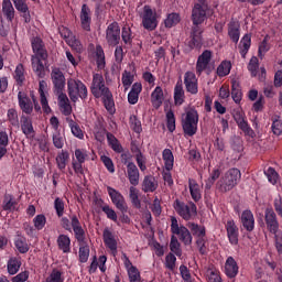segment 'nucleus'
Wrapping results in <instances>:
<instances>
[{
  "instance_id": "nucleus-8",
  "label": "nucleus",
  "mask_w": 282,
  "mask_h": 282,
  "mask_svg": "<svg viewBox=\"0 0 282 282\" xmlns=\"http://www.w3.org/2000/svg\"><path fill=\"white\" fill-rule=\"evenodd\" d=\"M210 7L206 0H197L192 10V22L195 28H199L207 19Z\"/></svg>"
},
{
  "instance_id": "nucleus-60",
  "label": "nucleus",
  "mask_w": 282,
  "mask_h": 282,
  "mask_svg": "<svg viewBox=\"0 0 282 282\" xmlns=\"http://www.w3.org/2000/svg\"><path fill=\"white\" fill-rule=\"evenodd\" d=\"M264 176H267V180L271 185L278 184V180L280 178V174L275 171L273 167H269L264 170Z\"/></svg>"
},
{
  "instance_id": "nucleus-64",
  "label": "nucleus",
  "mask_w": 282,
  "mask_h": 282,
  "mask_svg": "<svg viewBox=\"0 0 282 282\" xmlns=\"http://www.w3.org/2000/svg\"><path fill=\"white\" fill-rule=\"evenodd\" d=\"M273 213L282 218V196L279 195L275 197V199H273Z\"/></svg>"
},
{
  "instance_id": "nucleus-9",
  "label": "nucleus",
  "mask_w": 282,
  "mask_h": 282,
  "mask_svg": "<svg viewBox=\"0 0 282 282\" xmlns=\"http://www.w3.org/2000/svg\"><path fill=\"white\" fill-rule=\"evenodd\" d=\"M231 116L234 121H236L238 129L242 131L245 137H249L251 139L256 138V132L251 129L247 120H245V112L242 111V108H234Z\"/></svg>"
},
{
  "instance_id": "nucleus-20",
  "label": "nucleus",
  "mask_w": 282,
  "mask_h": 282,
  "mask_svg": "<svg viewBox=\"0 0 282 282\" xmlns=\"http://www.w3.org/2000/svg\"><path fill=\"white\" fill-rule=\"evenodd\" d=\"M18 99L20 107H39V99L34 96L33 91L30 95L19 91Z\"/></svg>"
},
{
  "instance_id": "nucleus-57",
  "label": "nucleus",
  "mask_w": 282,
  "mask_h": 282,
  "mask_svg": "<svg viewBox=\"0 0 282 282\" xmlns=\"http://www.w3.org/2000/svg\"><path fill=\"white\" fill-rule=\"evenodd\" d=\"M182 21V18L180 17V13H170L167 14L166 19L164 20L165 28H174V25H177Z\"/></svg>"
},
{
  "instance_id": "nucleus-46",
  "label": "nucleus",
  "mask_w": 282,
  "mask_h": 282,
  "mask_svg": "<svg viewBox=\"0 0 282 282\" xmlns=\"http://www.w3.org/2000/svg\"><path fill=\"white\" fill-rule=\"evenodd\" d=\"M230 69H232V63H230V61H223L218 65L216 74L219 78H224L230 74Z\"/></svg>"
},
{
  "instance_id": "nucleus-32",
  "label": "nucleus",
  "mask_w": 282,
  "mask_h": 282,
  "mask_svg": "<svg viewBox=\"0 0 282 282\" xmlns=\"http://www.w3.org/2000/svg\"><path fill=\"white\" fill-rule=\"evenodd\" d=\"M21 133L25 138H32L34 135V128L32 127V120L25 116H21Z\"/></svg>"
},
{
  "instance_id": "nucleus-31",
  "label": "nucleus",
  "mask_w": 282,
  "mask_h": 282,
  "mask_svg": "<svg viewBox=\"0 0 282 282\" xmlns=\"http://www.w3.org/2000/svg\"><path fill=\"white\" fill-rule=\"evenodd\" d=\"M140 94H142V83L137 82L132 85L128 94V102L130 105H137L138 100H140Z\"/></svg>"
},
{
  "instance_id": "nucleus-1",
  "label": "nucleus",
  "mask_w": 282,
  "mask_h": 282,
  "mask_svg": "<svg viewBox=\"0 0 282 282\" xmlns=\"http://www.w3.org/2000/svg\"><path fill=\"white\" fill-rule=\"evenodd\" d=\"M240 177V170L231 167L220 176L218 182H216V189H218V193H229V191L234 189L238 185Z\"/></svg>"
},
{
  "instance_id": "nucleus-52",
  "label": "nucleus",
  "mask_w": 282,
  "mask_h": 282,
  "mask_svg": "<svg viewBox=\"0 0 282 282\" xmlns=\"http://www.w3.org/2000/svg\"><path fill=\"white\" fill-rule=\"evenodd\" d=\"M121 39L124 45H132L133 43V31H131V26L124 25L121 29Z\"/></svg>"
},
{
  "instance_id": "nucleus-23",
  "label": "nucleus",
  "mask_w": 282,
  "mask_h": 282,
  "mask_svg": "<svg viewBox=\"0 0 282 282\" xmlns=\"http://www.w3.org/2000/svg\"><path fill=\"white\" fill-rule=\"evenodd\" d=\"M240 224L242 225V228L247 230V232L253 231L256 220L251 210L246 209L242 212V214H240Z\"/></svg>"
},
{
  "instance_id": "nucleus-44",
  "label": "nucleus",
  "mask_w": 282,
  "mask_h": 282,
  "mask_svg": "<svg viewBox=\"0 0 282 282\" xmlns=\"http://www.w3.org/2000/svg\"><path fill=\"white\" fill-rule=\"evenodd\" d=\"M228 36L232 43H239L241 32L239 31V25L235 22H230L228 25Z\"/></svg>"
},
{
  "instance_id": "nucleus-38",
  "label": "nucleus",
  "mask_w": 282,
  "mask_h": 282,
  "mask_svg": "<svg viewBox=\"0 0 282 282\" xmlns=\"http://www.w3.org/2000/svg\"><path fill=\"white\" fill-rule=\"evenodd\" d=\"M151 102L154 107H162V104L164 102V90L160 86H156L152 91Z\"/></svg>"
},
{
  "instance_id": "nucleus-54",
  "label": "nucleus",
  "mask_w": 282,
  "mask_h": 282,
  "mask_svg": "<svg viewBox=\"0 0 282 282\" xmlns=\"http://www.w3.org/2000/svg\"><path fill=\"white\" fill-rule=\"evenodd\" d=\"M248 72H250L252 78L259 74V57L252 56L247 65Z\"/></svg>"
},
{
  "instance_id": "nucleus-59",
  "label": "nucleus",
  "mask_w": 282,
  "mask_h": 282,
  "mask_svg": "<svg viewBox=\"0 0 282 282\" xmlns=\"http://www.w3.org/2000/svg\"><path fill=\"white\" fill-rule=\"evenodd\" d=\"M52 143L54 148L61 150L65 147V137L59 131H56L52 134Z\"/></svg>"
},
{
  "instance_id": "nucleus-58",
  "label": "nucleus",
  "mask_w": 282,
  "mask_h": 282,
  "mask_svg": "<svg viewBox=\"0 0 282 282\" xmlns=\"http://www.w3.org/2000/svg\"><path fill=\"white\" fill-rule=\"evenodd\" d=\"M181 241L177 240V238H175V236H171V241L169 242V249L171 250V252H173V254L177 256V257H182V249H181Z\"/></svg>"
},
{
  "instance_id": "nucleus-12",
  "label": "nucleus",
  "mask_w": 282,
  "mask_h": 282,
  "mask_svg": "<svg viewBox=\"0 0 282 282\" xmlns=\"http://www.w3.org/2000/svg\"><path fill=\"white\" fill-rule=\"evenodd\" d=\"M107 191L108 196L117 210L121 212V214L128 213V204H126V198H123V195L112 187H108Z\"/></svg>"
},
{
  "instance_id": "nucleus-42",
  "label": "nucleus",
  "mask_w": 282,
  "mask_h": 282,
  "mask_svg": "<svg viewBox=\"0 0 282 282\" xmlns=\"http://www.w3.org/2000/svg\"><path fill=\"white\" fill-rule=\"evenodd\" d=\"M77 245H79V251H77V260H79V263H86L88 261V254L90 250L88 249V245H86V241H77Z\"/></svg>"
},
{
  "instance_id": "nucleus-19",
  "label": "nucleus",
  "mask_w": 282,
  "mask_h": 282,
  "mask_svg": "<svg viewBox=\"0 0 282 282\" xmlns=\"http://www.w3.org/2000/svg\"><path fill=\"white\" fill-rule=\"evenodd\" d=\"M184 85L188 94L195 95L199 91V88L197 86V76L193 72L185 73Z\"/></svg>"
},
{
  "instance_id": "nucleus-17",
  "label": "nucleus",
  "mask_w": 282,
  "mask_h": 282,
  "mask_svg": "<svg viewBox=\"0 0 282 282\" xmlns=\"http://www.w3.org/2000/svg\"><path fill=\"white\" fill-rule=\"evenodd\" d=\"M82 30L85 32H91V9L87 4L82 6L79 13Z\"/></svg>"
},
{
  "instance_id": "nucleus-51",
  "label": "nucleus",
  "mask_w": 282,
  "mask_h": 282,
  "mask_svg": "<svg viewBox=\"0 0 282 282\" xmlns=\"http://www.w3.org/2000/svg\"><path fill=\"white\" fill-rule=\"evenodd\" d=\"M162 160L164 161V170L167 172L173 170V153L170 149H164L162 151Z\"/></svg>"
},
{
  "instance_id": "nucleus-63",
  "label": "nucleus",
  "mask_w": 282,
  "mask_h": 282,
  "mask_svg": "<svg viewBox=\"0 0 282 282\" xmlns=\"http://www.w3.org/2000/svg\"><path fill=\"white\" fill-rule=\"evenodd\" d=\"M45 282H65V279L61 271L54 269L52 270V273H50V276L45 279Z\"/></svg>"
},
{
  "instance_id": "nucleus-35",
  "label": "nucleus",
  "mask_w": 282,
  "mask_h": 282,
  "mask_svg": "<svg viewBox=\"0 0 282 282\" xmlns=\"http://www.w3.org/2000/svg\"><path fill=\"white\" fill-rule=\"evenodd\" d=\"M13 80H15L18 87H23V83H25V67L22 63L15 66L13 72Z\"/></svg>"
},
{
  "instance_id": "nucleus-39",
  "label": "nucleus",
  "mask_w": 282,
  "mask_h": 282,
  "mask_svg": "<svg viewBox=\"0 0 282 282\" xmlns=\"http://www.w3.org/2000/svg\"><path fill=\"white\" fill-rule=\"evenodd\" d=\"M47 59H41V58H34L32 57V66H33V72H35L36 76L39 78H44L45 77V64Z\"/></svg>"
},
{
  "instance_id": "nucleus-50",
  "label": "nucleus",
  "mask_w": 282,
  "mask_h": 282,
  "mask_svg": "<svg viewBox=\"0 0 282 282\" xmlns=\"http://www.w3.org/2000/svg\"><path fill=\"white\" fill-rule=\"evenodd\" d=\"M68 161H69V152L67 151H61V153L56 155V165L61 171H65V167H67Z\"/></svg>"
},
{
  "instance_id": "nucleus-28",
  "label": "nucleus",
  "mask_w": 282,
  "mask_h": 282,
  "mask_svg": "<svg viewBox=\"0 0 282 282\" xmlns=\"http://www.w3.org/2000/svg\"><path fill=\"white\" fill-rule=\"evenodd\" d=\"M225 275L229 279H235L238 275V264L232 257H227L225 260Z\"/></svg>"
},
{
  "instance_id": "nucleus-40",
  "label": "nucleus",
  "mask_w": 282,
  "mask_h": 282,
  "mask_svg": "<svg viewBox=\"0 0 282 282\" xmlns=\"http://www.w3.org/2000/svg\"><path fill=\"white\" fill-rule=\"evenodd\" d=\"M96 98H100L104 107H116V101H113V94L109 88H106L99 96H95Z\"/></svg>"
},
{
  "instance_id": "nucleus-26",
  "label": "nucleus",
  "mask_w": 282,
  "mask_h": 282,
  "mask_svg": "<svg viewBox=\"0 0 282 282\" xmlns=\"http://www.w3.org/2000/svg\"><path fill=\"white\" fill-rule=\"evenodd\" d=\"M250 47H252V35L247 33L241 37L238 44V50L241 58H246V56H248V52H250Z\"/></svg>"
},
{
  "instance_id": "nucleus-10",
  "label": "nucleus",
  "mask_w": 282,
  "mask_h": 282,
  "mask_svg": "<svg viewBox=\"0 0 282 282\" xmlns=\"http://www.w3.org/2000/svg\"><path fill=\"white\" fill-rule=\"evenodd\" d=\"M106 41L110 47L120 45V24L110 23L106 29Z\"/></svg>"
},
{
  "instance_id": "nucleus-61",
  "label": "nucleus",
  "mask_w": 282,
  "mask_h": 282,
  "mask_svg": "<svg viewBox=\"0 0 282 282\" xmlns=\"http://www.w3.org/2000/svg\"><path fill=\"white\" fill-rule=\"evenodd\" d=\"M130 202L132 203V206H134V208H141V199H139V189H137L134 186L130 187Z\"/></svg>"
},
{
  "instance_id": "nucleus-47",
  "label": "nucleus",
  "mask_w": 282,
  "mask_h": 282,
  "mask_svg": "<svg viewBox=\"0 0 282 282\" xmlns=\"http://www.w3.org/2000/svg\"><path fill=\"white\" fill-rule=\"evenodd\" d=\"M231 98L236 105L241 104V98H243V93H241V86L237 82L231 83Z\"/></svg>"
},
{
  "instance_id": "nucleus-43",
  "label": "nucleus",
  "mask_w": 282,
  "mask_h": 282,
  "mask_svg": "<svg viewBox=\"0 0 282 282\" xmlns=\"http://www.w3.org/2000/svg\"><path fill=\"white\" fill-rule=\"evenodd\" d=\"M184 86L182 85V80H178L174 87V102L175 105H184Z\"/></svg>"
},
{
  "instance_id": "nucleus-5",
  "label": "nucleus",
  "mask_w": 282,
  "mask_h": 282,
  "mask_svg": "<svg viewBox=\"0 0 282 282\" xmlns=\"http://www.w3.org/2000/svg\"><path fill=\"white\" fill-rule=\"evenodd\" d=\"M171 234H173L175 239L182 242V245L186 247L193 245V237L195 238V236H193L185 226L178 225L175 217H171Z\"/></svg>"
},
{
  "instance_id": "nucleus-29",
  "label": "nucleus",
  "mask_w": 282,
  "mask_h": 282,
  "mask_svg": "<svg viewBox=\"0 0 282 282\" xmlns=\"http://www.w3.org/2000/svg\"><path fill=\"white\" fill-rule=\"evenodd\" d=\"M56 245L58 246V250L63 251V253H72V239L69 238V236L58 235V238L56 239Z\"/></svg>"
},
{
  "instance_id": "nucleus-62",
  "label": "nucleus",
  "mask_w": 282,
  "mask_h": 282,
  "mask_svg": "<svg viewBox=\"0 0 282 282\" xmlns=\"http://www.w3.org/2000/svg\"><path fill=\"white\" fill-rule=\"evenodd\" d=\"M69 128L72 129V134H74V137L79 140L85 139V132H83L80 126H78V123H76L74 120H69Z\"/></svg>"
},
{
  "instance_id": "nucleus-55",
  "label": "nucleus",
  "mask_w": 282,
  "mask_h": 282,
  "mask_svg": "<svg viewBox=\"0 0 282 282\" xmlns=\"http://www.w3.org/2000/svg\"><path fill=\"white\" fill-rule=\"evenodd\" d=\"M134 78H135V75H133V73H131L129 70H124L122 73L121 83L124 87V91H127L129 89V87H131V85H133Z\"/></svg>"
},
{
  "instance_id": "nucleus-45",
  "label": "nucleus",
  "mask_w": 282,
  "mask_h": 282,
  "mask_svg": "<svg viewBox=\"0 0 282 282\" xmlns=\"http://www.w3.org/2000/svg\"><path fill=\"white\" fill-rule=\"evenodd\" d=\"M106 140L108 141V145L110 147V149H112V151L117 153L123 152V148L121 147L115 134L106 132Z\"/></svg>"
},
{
  "instance_id": "nucleus-34",
  "label": "nucleus",
  "mask_w": 282,
  "mask_h": 282,
  "mask_svg": "<svg viewBox=\"0 0 282 282\" xmlns=\"http://www.w3.org/2000/svg\"><path fill=\"white\" fill-rule=\"evenodd\" d=\"M188 189L193 202L199 203V200H202V192L199 189V184H197L195 180L188 178Z\"/></svg>"
},
{
  "instance_id": "nucleus-49",
  "label": "nucleus",
  "mask_w": 282,
  "mask_h": 282,
  "mask_svg": "<svg viewBox=\"0 0 282 282\" xmlns=\"http://www.w3.org/2000/svg\"><path fill=\"white\" fill-rule=\"evenodd\" d=\"M9 147V134L6 131L0 132V160L8 153L7 148Z\"/></svg>"
},
{
  "instance_id": "nucleus-24",
  "label": "nucleus",
  "mask_w": 282,
  "mask_h": 282,
  "mask_svg": "<svg viewBox=\"0 0 282 282\" xmlns=\"http://www.w3.org/2000/svg\"><path fill=\"white\" fill-rule=\"evenodd\" d=\"M225 230L227 231V239L229 241V245L237 246L238 245V227H236V224L234 220H227V224H225Z\"/></svg>"
},
{
  "instance_id": "nucleus-53",
  "label": "nucleus",
  "mask_w": 282,
  "mask_h": 282,
  "mask_svg": "<svg viewBox=\"0 0 282 282\" xmlns=\"http://www.w3.org/2000/svg\"><path fill=\"white\" fill-rule=\"evenodd\" d=\"M19 268H21V261L19 258H11L9 259V262L7 263V270L9 271V275H14L17 272H19Z\"/></svg>"
},
{
  "instance_id": "nucleus-2",
  "label": "nucleus",
  "mask_w": 282,
  "mask_h": 282,
  "mask_svg": "<svg viewBox=\"0 0 282 282\" xmlns=\"http://www.w3.org/2000/svg\"><path fill=\"white\" fill-rule=\"evenodd\" d=\"M61 227L64 230H67V232H74V238L76 239V241H79V243H83V241L86 240L85 229L83 228L80 219H78V216H76V214L69 216V218L62 217Z\"/></svg>"
},
{
  "instance_id": "nucleus-56",
  "label": "nucleus",
  "mask_w": 282,
  "mask_h": 282,
  "mask_svg": "<svg viewBox=\"0 0 282 282\" xmlns=\"http://www.w3.org/2000/svg\"><path fill=\"white\" fill-rule=\"evenodd\" d=\"M270 41V35H265L262 42L259 44L258 48V56L259 58H263L268 52H270V44L268 43Z\"/></svg>"
},
{
  "instance_id": "nucleus-6",
  "label": "nucleus",
  "mask_w": 282,
  "mask_h": 282,
  "mask_svg": "<svg viewBox=\"0 0 282 282\" xmlns=\"http://www.w3.org/2000/svg\"><path fill=\"white\" fill-rule=\"evenodd\" d=\"M139 17L142 20L141 25L148 32H153L158 28V11L151 8V6L145 4L141 12H139Z\"/></svg>"
},
{
  "instance_id": "nucleus-4",
  "label": "nucleus",
  "mask_w": 282,
  "mask_h": 282,
  "mask_svg": "<svg viewBox=\"0 0 282 282\" xmlns=\"http://www.w3.org/2000/svg\"><path fill=\"white\" fill-rule=\"evenodd\" d=\"M173 209L184 221H191L197 217V205L193 202L184 203L180 199L173 202Z\"/></svg>"
},
{
  "instance_id": "nucleus-48",
  "label": "nucleus",
  "mask_w": 282,
  "mask_h": 282,
  "mask_svg": "<svg viewBox=\"0 0 282 282\" xmlns=\"http://www.w3.org/2000/svg\"><path fill=\"white\" fill-rule=\"evenodd\" d=\"M15 249L21 254L28 253V251L30 250V247H28L25 237H23L21 235L15 236Z\"/></svg>"
},
{
  "instance_id": "nucleus-22",
  "label": "nucleus",
  "mask_w": 282,
  "mask_h": 282,
  "mask_svg": "<svg viewBox=\"0 0 282 282\" xmlns=\"http://www.w3.org/2000/svg\"><path fill=\"white\" fill-rule=\"evenodd\" d=\"M193 237L197 238V241H207L206 239V227L195 223H188L185 227Z\"/></svg>"
},
{
  "instance_id": "nucleus-7",
  "label": "nucleus",
  "mask_w": 282,
  "mask_h": 282,
  "mask_svg": "<svg viewBox=\"0 0 282 282\" xmlns=\"http://www.w3.org/2000/svg\"><path fill=\"white\" fill-rule=\"evenodd\" d=\"M67 89L72 102H78V98L87 100V86L80 79H69Z\"/></svg>"
},
{
  "instance_id": "nucleus-27",
  "label": "nucleus",
  "mask_w": 282,
  "mask_h": 282,
  "mask_svg": "<svg viewBox=\"0 0 282 282\" xmlns=\"http://www.w3.org/2000/svg\"><path fill=\"white\" fill-rule=\"evenodd\" d=\"M126 167H127L128 181L130 182V185L138 186L139 178H140L139 170H141V167H138L137 164L134 163H129L128 165H126Z\"/></svg>"
},
{
  "instance_id": "nucleus-25",
  "label": "nucleus",
  "mask_w": 282,
  "mask_h": 282,
  "mask_svg": "<svg viewBox=\"0 0 282 282\" xmlns=\"http://www.w3.org/2000/svg\"><path fill=\"white\" fill-rule=\"evenodd\" d=\"M19 200L12 196V194H4V199L2 200V210L7 213H15L19 210Z\"/></svg>"
},
{
  "instance_id": "nucleus-11",
  "label": "nucleus",
  "mask_w": 282,
  "mask_h": 282,
  "mask_svg": "<svg viewBox=\"0 0 282 282\" xmlns=\"http://www.w3.org/2000/svg\"><path fill=\"white\" fill-rule=\"evenodd\" d=\"M31 47L34 54L32 58H41L43 61H47L50 55L47 54V48L45 47V42H43V39L33 36L31 39Z\"/></svg>"
},
{
  "instance_id": "nucleus-3",
  "label": "nucleus",
  "mask_w": 282,
  "mask_h": 282,
  "mask_svg": "<svg viewBox=\"0 0 282 282\" xmlns=\"http://www.w3.org/2000/svg\"><path fill=\"white\" fill-rule=\"evenodd\" d=\"M199 123V115L197 110L191 109L184 113L182 117V131L184 135L188 138L195 137L197 134V124Z\"/></svg>"
},
{
  "instance_id": "nucleus-41",
  "label": "nucleus",
  "mask_w": 282,
  "mask_h": 282,
  "mask_svg": "<svg viewBox=\"0 0 282 282\" xmlns=\"http://www.w3.org/2000/svg\"><path fill=\"white\" fill-rule=\"evenodd\" d=\"M132 153H137L134 155L137 160V165L141 169V172H145L148 170V166L145 165L148 163V159L143 153L141 152V149L134 147L132 148Z\"/></svg>"
},
{
  "instance_id": "nucleus-14",
  "label": "nucleus",
  "mask_w": 282,
  "mask_h": 282,
  "mask_svg": "<svg viewBox=\"0 0 282 282\" xmlns=\"http://www.w3.org/2000/svg\"><path fill=\"white\" fill-rule=\"evenodd\" d=\"M278 216L271 208L264 210V223L267 224V230L271 234L281 232Z\"/></svg>"
},
{
  "instance_id": "nucleus-15",
  "label": "nucleus",
  "mask_w": 282,
  "mask_h": 282,
  "mask_svg": "<svg viewBox=\"0 0 282 282\" xmlns=\"http://www.w3.org/2000/svg\"><path fill=\"white\" fill-rule=\"evenodd\" d=\"M210 61H213V51L205 50L197 58L196 62V74L202 76L206 69H208V65H210Z\"/></svg>"
},
{
  "instance_id": "nucleus-33",
  "label": "nucleus",
  "mask_w": 282,
  "mask_h": 282,
  "mask_svg": "<svg viewBox=\"0 0 282 282\" xmlns=\"http://www.w3.org/2000/svg\"><path fill=\"white\" fill-rule=\"evenodd\" d=\"M39 94H40V104L42 105V107H50V102L47 101V96H50V93L47 91L46 80L39 82Z\"/></svg>"
},
{
  "instance_id": "nucleus-37",
  "label": "nucleus",
  "mask_w": 282,
  "mask_h": 282,
  "mask_svg": "<svg viewBox=\"0 0 282 282\" xmlns=\"http://www.w3.org/2000/svg\"><path fill=\"white\" fill-rule=\"evenodd\" d=\"M158 189V182L152 175H148L143 178L142 191L143 193H154Z\"/></svg>"
},
{
  "instance_id": "nucleus-21",
  "label": "nucleus",
  "mask_w": 282,
  "mask_h": 282,
  "mask_svg": "<svg viewBox=\"0 0 282 282\" xmlns=\"http://www.w3.org/2000/svg\"><path fill=\"white\" fill-rule=\"evenodd\" d=\"M13 6L21 17L24 19V23H30L32 17L30 15V7L28 6V0H12Z\"/></svg>"
},
{
  "instance_id": "nucleus-16",
  "label": "nucleus",
  "mask_w": 282,
  "mask_h": 282,
  "mask_svg": "<svg viewBox=\"0 0 282 282\" xmlns=\"http://www.w3.org/2000/svg\"><path fill=\"white\" fill-rule=\"evenodd\" d=\"M51 80L54 85L55 91H63L65 89V75L58 67H54L51 72Z\"/></svg>"
},
{
  "instance_id": "nucleus-13",
  "label": "nucleus",
  "mask_w": 282,
  "mask_h": 282,
  "mask_svg": "<svg viewBox=\"0 0 282 282\" xmlns=\"http://www.w3.org/2000/svg\"><path fill=\"white\" fill-rule=\"evenodd\" d=\"M204 31H202V28L199 26H193L192 32L189 35V41H187V52H193V50H199L202 47V43H204V40L202 37V34Z\"/></svg>"
},
{
  "instance_id": "nucleus-36",
  "label": "nucleus",
  "mask_w": 282,
  "mask_h": 282,
  "mask_svg": "<svg viewBox=\"0 0 282 282\" xmlns=\"http://www.w3.org/2000/svg\"><path fill=\"white\" fill-rule=\"evenodd\" d=\"M102 237L106 248H108L112 252L117 251V240H115V236L109 229H104Z\"/></svg>"
},
{
  "instance_id": "nucleus-30",
  "label": "nucleus",
  "mask_w": 282,
  "mask_h": 282,
  "mask_svg": "<svg viewBox=\"0 0 282 282\" xmlns=\"http://www.w3.org/2000/svg\"><path fill=\"white\" fill-rule=\"evenodd\" d=\"M2 14L9 23L14 21L17 11L14 10V6H12V0H2Z\"/></svg>"
},
{
  "instance_id": "nucleus-18",
  "label": "nucleus",
  "mask_w": 282,
  "mask_h": 282,
  "mask_svg": "<svg viewBox=\"0 0 282 282\" xmlns=\"http://www.w3.org/2000/svg\"><path fill=\"white\" fill-rule=\"evenodd\" d=\"M106 89H109V87H106L105 85V77L102 75L96 73L93 76V83L90 86V91L93 96H100L101 93H104Z\"/></svg>"
}]
</instances>
